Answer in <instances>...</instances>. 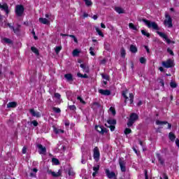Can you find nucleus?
<instances>
[{
    "instance_id": "obj_1",
    "label": "nucleus",
    "mask_w": 179,
    "mask_h": 179,
    "mask_svg": "<svg viewBox=\"0 0 179 179\" xmlns=\"http://www.w3.org/2000/svg\"><path fill=\"white\" fill-rule=\"evenodd\" d=\"M139 120V115L136 113H132L130 114L129 118L127 122V127L131 128Z\"/></svg>"
},
{
    "instance_id": "obj_2",
    "label": "nucleus",
    "mask_w": 179,
    "mask_h": 179,
    "mask_svg": "<svg viewBox=\"0 0 179 179\" xmlns=\"http://www.w3.org/2000/svg\"><path fill=\"white\" fill-rule=\"evenodd\" d=\"M142 21L146 24L148 29H153V30H160L159 25L155 22H151L150 20L143 19Z\"/></svg>"
},
{
    "instance_id": "obj_3",
    "label": "nucleus",
    "mask_w": 179,
    "mask_h": 179,
    "mask_svg": "<svg viewBox=\"0 0 179 179\" xmlns=\"http://www.w3.org/2000/svg\"><path fill=\"white\" fill-rule=\"evenodd\" d=\"M164 24L168 25V27H173V19L169 13H165V20H164Z\"/></svg>"
},
{
    "instance_id": "obj_4",
    "label": "nucleus",
    "mask_w": 179,
    "mask_h": 179,
    "mask_svg": "<svg viewBox=\"0 0 179 179\" xmlns=\"http://www.w3.org/2000/svg\"><path fill=\"white\" fill-rule=\"evenodd\" d=\"M24 13V6L23 5H17L15 6V14L17 16L20 17Z\"/></svg>"
},
{
    "instance_id": "obj_5",
    "label": "nucleus",
    "mask_w": 179,
    "mask_h": 179,
    "mask_svg": "<svg viewBox=\"0 0 179 179\" xmlns=\"http://www.w3.org/2000/svg\"><path fill=\"white\" fill-rule=\"evenodd\" d=\"M162 66L166 68V69L174 68V61L171 60V59H168L166 61L162 62Z\"/></svg>"
},
{
    "instance_id": "obj_6",
    "label": "nucleus",
    "mask_w": 179,
    "mask_h": 179,
    "mask_svg": "<svg viewBox=\"0 0 179 179\" xmlns=\"http://www.w3.org/2000/svg\"><path fill=\"white\" fill-rule=\"evenodd\" d=\"M93 158L95 160V162H99L100 160V150L99 149V147H94L93 150Z\"/></svg>"
},
{
    "instance_id": "obj_7",
    "label": "nucleus",
    "mask_w": 179,
    "mask_h": 179,
    "mask_svg": "<svg viewBox=\"0 0 179 179\" xmlns=\"http://www.w3.org/2000/svg\"><path fill=\"white\" fill-rule=\"evenodd\" d=\"M157 34H158L159 35V36L162 37V38H164L165 40V41L167 43V44H175L176 41H171L169 38V37H167V35L163 32H160L159 31H157Z\"/></svg>"
},
{
    "instance_id": "obj_8",
    "label": "nucleus",
    "mask_w": 179,
    "mask_h": 179,
    "mask_svg": "<svg viewBox=\"0 0 179 179\" xmlns=\"http://www.w3.org/2000/svg\"><path fill=\"white\" fill-rule=\"evenodd\" d=\"M95 129L101 135H104V134H108V129H107V128L106 127H103V126L96 125L95 126Z\"/></svg>"
},
{
    "instance_id": "obj_9",
    "label": "nucleus",
    "mask_w": 179,
    "mask_h": 179,
    "mask_svg": "<svg viewBox=\"0 0 179 179\" xmlns=\"http://www.w3.org/2000/svg\"><path fill=\"white\" fill-rule=\"evenodd\" d=\"M7 26L9 27V29H10V30H13V31H14V33H15V34H16V36L20 35V25L18 24L17 27L15 28V27H13V25H12V24L8 22Z\"/></svg>"
},
{
    "instance_id": "obj_10",
    "label": "nucleus",
    "mask_w": 179,
    "mask_h": 179,
    "mask_svg": "<svg viewBox=\"0 0 179 179\" xmlns=\"http://www.w3.org/2000/svg\"><path fill=\"white\" fill-rule=\"evenodd\" d=\"M127 162H125L124 158H119V165L122 173H125V171H127V166H125Z\"/></svg>"
},
{
    "instance_id": "obj_11",
    "label": "nucleus",
    "mask_w": 179,
    "mask_h": 179,
    "mask_svg": "<svg viewBox=\"0 0 179 179\" xmlns=\"http://www.w3.org/2000/svg\"><path fill=\"white\" fill-rule=\"evenodd\" d=\"M36 147L39 150H38L39 155H45V153H47V148L43 146V145L37 144Z\"/></svg>"
},
{
    "instance_id": "obj_12",
    "label": "nucleus",
    "mask_w": 179,
    "mask_h": 179,
    "mask_svg": "<svg viewBox=\"0 0 179 179\" xmlns=\"http://www.w3.org/2000/svg\"><path fill=\"white\" fill-rule=\"evenodd\" d=\"M0 9L4 10V12H6V15H9V6H8L7 3H3V5L0 3Z\"/></svg>"
},
{
    "instance_id": "obj_13",
    "label": "nucleus",
    "mask_w": 179,
    "mask_h": 179,
    "mask_svg": "<svg viewBox=\"0 0 179 179\" xmlns=\"http://www.w3.org/2000/svg\"><path fill=\"white\" fill-rule=\"evenodd\" d=\"M157 125H166L168 124V129H171V124L169 123L167 121H160V120H157L156 121Z\"/></svg>"
},
{
    "instance_id": "obj_14",
    "label": "nucleus",
    "mask_w": 179,
    "mask_h": 179,
    "mask_svg": "<svg viewBox=\"0 0 179 179\" xmlns=\"http://www.w3.org/2000/svg\"><path fill=\"white\" fill-rule=\"evenodd\" d=\"M105 173L106 174V176L108 178H113V177H115V172L114 171H110V169H106Z\"/></svg>"
},
{
    "instance_id": "obj_15",
    "label": "nucleus",
    "mask_w": 179,
    "mask_h": 179,
    "mask_svg": "<svg viewBox=\"0 0 179 179\" xmlns=\"http://www.w3.org/2000/svg\"><path fill=\"white\" fill-rule=\"evenodd\" d=\"M99 93H100V94H102V96H110V94H111V91H110L109 90L100 89L99 90Z\"/></svg>"
},
{
    "instance_id": "obj_16",
    "label": "nucleus",
    "mask_w": 179,
    "mask_h": 179,
    "mask_svg": "<svg viewBox=\"0 0 179 179\" xmlns=\"http://www.w3.org/2000/svg\"><path fill=\"white\" fill-rule=\"evenodd\" d=\"M29 113L31 114L32 117H36V118L41 117L40 112H36L34 108L29 109Z\"/></svg>"
},
{
    "instance_id": "obj_17",
    "label": "nucleus",
    "mask_w": 179,
    "mask_h": 179,
    "mask_svg": "<svg viewBox=\"0 0 179 179\" xmlns=\"http://www.w3.org/2000/svg\"><path fill=\"white\" fill-rule=\"evenodd\" d=\"M64 78L67 82H73V76L72 75V73L65 74Z\"/></svg>"
},
{
    "instance_id": "obj_18",
    "label": "nucleus",
    "mask_w": 179,
    "mask_h": 179,
    "mask_svg": "<svg viewBox=\"0 0 179 179\" xmlns=\"http://www.w3.org/2000/svg\"><path fill=\"white\" fill-rule=\"evenodd\" d=\"M48 174H51L52 176V177H55V178H58V177H60V176H61V172H57V173H55L54 171H52L51 170H50V169H48Z\"/></svg>"
},
{
    "instance_id": "obj_19",
    "label": "nucleus",
    "mask_w": 179,
    "mask_h": 179,
    "mask_svg": "<svg viewBox=\"0 0 179 179\" xmlns=\"http://www.w3.org/2000/svg\"><path fill=\"white\" fill-rule=\"evenodd\" d=\"M100 107H101V104L99 102H93L91 106L94 111L96 110V108H100Z\"/></svg>"
},
{
    "instance_id": "obj_20",
    "label": "nucleus",
    "mask_w": 179,
    "mask_h": 179,
    "mask_svg": "<svg viewBox=\"0 0 179 179\" xmlns=\"http://www.w3.org/2000/svg\"><path fill=\"white\" fill-rule=\"evenodd\" d=\"M17 107V103L15 101L9 102L7 104V108H16Z\"/></svg>"
},
{
    "instance_id": "obj_21",
    "label": "nucleus",
    "mask_w": 179,
    "mask_h": 179,
    "mask_svg": "<svg viewBox=\"0 0 179 179\" xmlns=\"http://www.w3.org/2000/svg\"><path fill=\"white\" fill-rule=\"evenodd\" d=\"M80 66L82 68L83 72H85L86 73H89V67L86 66L85 64H81Z\"/></svg>"
},
{
    "instance_id": "obj_22",
    "label": "nucleus",
    "mask_w": 179,
    "mask_h": 179,
    "mask_svg": "<svg viewBox=\"0 0 179 179\" xmlns=\"http://www.w3.org/2000/svg\"><path fill=\"white\" fill-rule=\"evenodd\" d=\"M39 22H40V23H42L43 24H50V21L48 20H47V18L40 17Z\"/></svg>"
},
{
    "instance_id": "obj_23",
    "label": "nucleus",
    "mask_w": 179,
    "mask_h": 179,
    "mask_svg": "<svg viewBox=\"0 0 179 179\" xmlns=\"http://www.w3.org/2000/svg\"><path fill=\"white\" fill-rule=\"evenodd\" d=\"M128 93V90H124L122 92V96L124 99V103H127V100H128V96H127V94Z\"/></svg>"
},
{
    "instance_id": "obj_24",
    "label": "nucleus",
    "mask_w": 179,
    "mask_h": 179,
    "mask_svg": "<svg viewBox=\"0 0 179 179\" xmlns=\"http://www.w3.org/2000/svg\"><path fill=\"white\" fill-rule=\"evenodd\" d=\"M126 55H127V51L125 50V48H124V47L121 48L120 57H122V58H125Z\"/></svg>"
},
{
    "instance_id": "obj_25",
    "label": "nucleus",
    "mask_w": 179,
    "mask_h": 179,
    "mask_svg": "<svg viewBox=\"0 0 179 179\" xmlns=\"http://www.w3.org/2000/svg\"><path fill=\"white\" fill-rule=\"evenodd\" d=\"M107 122L109 125H117V120L115 119H108Z\"/></svg>"
},
{
    "instance_id": "obj_26",
    "label": "nucleus",
    "mask_w": 179,
    "mask_h": 179,
    "mask_svg": "<svg viewBox=\"0 0 179 179\" xmlns=\"http://www.w3.org/2000/svg\"><path fill=\"white\" fill-rule=\"evenodd\" d=\"M53 131L56 135H58V134H64V131L62 129H57L55 126L53 127Z\"/></svg>"
},
{
    "instance_id": "obj_27",
    "label": "nucleus",
    "mask_w": 179,
    "mask_h": 179,
    "mask_svg": "<svg viewBox=\"0 0 179 179\" xmlns=\"http://www.w3.org/2000/svg\"><path fill=\"white\" fill-rule=\"evenodd\" d=\"M157 157L160 164H162V166H164V160H163V158H162V155H160V154H157Z\"/></svg>"
},
{
    "instance_id": "obj_28",
    "label": "nucleus",
    "mask_w": 179,
    "mask_h": 179,
    "mask_svg": "<svg viewBox=\"0 0 179 179\" xmlns=\"http://www.w3.org/2000/svg\"><path fill=\"white\" fill-rule=\"evenodd\" d=\"M130 51L131 52H133L134 54L138 52V48L134 45H130Z\"/></svg>"
},
{
    "instance_id": "obj_29",
    "label": "nucleus",
    "mask_w": 179,
    "mask_h": 179,
    "mask_svg": "<svg viewBox=\"0 0 179 179\" xmlns=\"http://www.w3.org/2000/svg\"><path fill=\"white\" fill-rule=\"evenodd\" d=\"M31 51H32V52H34L36 55H40V52H38V49H37V48H36L34 46L31 47Z\"/></svg>"
},
{
    "instance_id": "obj_30",
    "label": "nucleus",
    "mask_w": 179,
    "mask_h": 179,
    "mask_svg": "<svg viewBox=\"0 0 179 179\" xmlns=\"http://www.w3.org/2000/svg\"><path fill=\"white\" fill-rule=\"evenodd\" d=\"M77 76L78 78H83L84 79H89V76H87V74H86V73L82 74L80 73H78Z\"/></svg>"
},
{
    "instance_id": "obj_31",
    "label": "nucleus",
    "mask_w": 179,
    "mask_h": 179,
    "mask_svg": "<svg viewBox=\"0 0 179 179\" xmlns=\"http://www.w3.org/2000/svg\"><path fill=\"white\" fill-rule=\"evenodd\" d=\"M73 57H79V54H80V51L78 49H75L72 52Z\"/></svg>"
},
{
    "instance_id": "obj_32",
    "label": "nucleus",
    "mask_w": 179,
    "mask_h": 179,
    "mask_svg": "<svg viewBox=\"0 0 179 179\" xmlns=\"http://www.w3.org/2000/svg\"><path fill=\"white\" fill-rule=\"evenodd\" d=\"M169 85H170V87H171V89H176L177 87V86H178L177 83H176V81H173V80L171 81Z\"/></svg>"
},
{
    "instance_id": "obj_33",
    "label": "nucleus",
    "mask_w": 179,
    "mask_h": 179,
    "mask_svg": "<svg viewBox=\"0 0 179 179\" xmlns=\"http://www.w3.org/2000/svg\"><path fill=\"white\" fill-rule=\"evenodd\" d=\"M115 12H117V13H119L120 15H121V13H124V9L120 7H115Z\"/></svg>"
},
{
    "instance_id": "obj_34",
    "label": "nucleus",
    "mask_w": 179,
    "mask_h": 179,
    "mask_svg": "<svg viewBox=\"0 0 179 179\" xmlns=\"http://www.w3.org/2000/svg\"><path fill=\"white\" fill-rule=\"evenodd\" d=\"M52 163H53V164H55V166H59V164H60L59 160L57 158H52Z\"/></svg>"
},
{
    "instance_id": "obj_35",
    "label": "nucleus",
    "mask_w": 179,
    "mask_h": 179,
    "mask_svg": "<svg viewBox=\"0 0 179 179\" xmlns=\"http://www.w3.org/2000/svg\"><path fill=\"white\" fill-rule=\"evenodd\" d=\"M105 127H107V128H110L111 132L115 131V124H110L108 126L107 124H105Z\"/></svg>"
},
{
    "instance_id": "obj_36",
    "label": "nucleus",
    "mask_w": 179,
    "mask_h": 179,
    "mask_svg": "<svg viewBox=\"0 0 179 179\" xmlns=\"http://www.w3.org/2000/svg\"><path fill=\"white\" fill-rule=\"evenodd\" d=\"M169 136L170 141H171L172 142L176 140V135H174V134H173L172 132H170L169 134Z\"/></svg>"
},
{
    "instance_id": "obj_37",
    "label": "nucleus",
    "mask_w": 179,
    "mask_h": 179,
    "mask_svg": "<svg viewBox=\"0 0 179 179\" xmlns=\"http://www.w3.org/2000/svg\"><path fill=\"white\" fill-rule=\"evenodd\" d=\"M141 34H143V36H145V37H150V34L146 31V30L145 29L141 30Z\"/></svg>"
},
{
    "instance_id": "obj_38",
    "label": "nucleus",
    "mask_w": 179,
    "mask_h": 179,
    "mask_svg": "<svg viewBox=\"0 0 179 179\" xmlns=\"http://www.w3.org/2000/svg\"><path fill=\"white\" fill-rule=\"evenodd\" d=\"M95 30L96 33H98L99 36H100L101 37H104V34H103V32L100 30V29H99V27H95Z\"/></svg>"
},
{
    "instance_id": "obj_39",
    "label": "nucleus",
    "mask_w": 179,
    "mask_h": 179,
    "mask_svg": "<svg viewBox=\"0 0 179 179\" xmlns=\"http://www.w3.org/2000/svg\"><path fill=\"white\" fill-rule=\"evenodd\" d=\"M3 40L6 44H13V41L8 38H3Z\"/></svg>"
},
{
    "instance_id": "obj_40",
    "label": "nucleus",
    "mask_w": 179,
    "mask_h": 179,
    "mask_svg": "<svg viewBox=\"0 0 179 179\" xmlns=\"http://www.w3.org/2000/svg\"><path fill=\"white\" fill-rule=\"evenodd\" d=\"M101 78H102L103 79H105V80H108V81L110 80V76H108V75H107V74L102 73V74H101Z\"/></svg>"
},
{
    "instance_id": "obj_41",
    "label": "nucleus",
    "mask_w": 179,
    "mask_h": 179,
    "mask_svg": "<svg viewBox=\"0 0 179 179\" xmlns=\"http://www.w3.org/2000/svg\"><path fill=\"white\" fill-rule=\"evenodd\" d=\"M68 108H69L71 111H76V106L75 105H68Z\"/></svg>"
},
{
    "instance_id": "obj_42",
    "label": "nucleus",
    "mask_w": 179,
    "mask_h": 179,
    "mask_svg": "<svg viewBox=\"0 0 179 179\" xmlns=\"http://www.w3.org/2000/svg\"><path fill=\"white\" fill-rule=\"evenodd\" d=\"M109 111H110L112 115H115L117 114V112L115 111V108L111 106L110 108H109Z\"/></svg>"
},
{
    "instance_id": "obj_43",
    "label": "nucleus",
    "mask_w": 179,
    "mask_h": 179,
    "mask_svg": "<svg viewBox=\"0 0 179 179\" xmlns=\"http://www.w3.org/2000/svg\"><path fill=\"white\" fill-rule=\"evenodd\" d=\"M85 2L86 6H92L93 5V2H92V0H84Z\"/></svg>"
},
{
    "instance_id": "obj_44",
    "label": "nucleus",
    "mask_w": 179,
    "mask_h": 179,
    "mask_svg": "<svg viewBox=\"0 0 179 179\" xmlns=\"http://www.w3.org/2000/svg\"><path fill=\"white\" fill-rule=\"evenodd\" d=\"M134 94L130 93V94H129V101H130V104H134Z\"/></svg>"
},
{
    "instance_id": "obj_45",
    "label": "nucleus",
    "mask_w": 179,
    "mask_h": 179,
    "mask_svg": "<svg viewBox=\"0 0 179 179\" xmlns=\"http://www.w3.org/2000/svg\"><path fill=\"white\" fill-rule=\"evenodd\" d=\"M132 133V130L129 128H126L124 129V135H129V134Z\"/></svg>"
},
{
    "instance_id": "obj_46",
    "label": "nucleus",
    "mask_w": 179,
    "mask_h": 179,
    "mask_svg": "<svg viewBox=\"0 0 179 179\" xmlns=\"http://www.w3.org/2000/svg\"><path fill=\"white\" fill-rule=\"evenodd\" d=\"M52 110L55 113H56V114H59V113H61V109L59 108L53 107Z\"/></svg>"
},
{
    "instance_id": "obj_47",
    "label": "nucleus",
    "mask_w": 179,
    "mask_h": 179,
    "mask_svg": "<svg viewBox=\"0 0 179 179\" xmlns=\"http://www.w3.org/2000/svg\"><path fill=\"white\" fill-rule=\"evenodd\" d=\"M94 48L93 47L90 48V54L92 56L94 57L96 55V53H94Z\"/></svg>"
},
{
    "instance_id": "obj_48",
    "label": "nucleus",
    "mask_w": 179,
    "mask_h": 179,
    "mask_svg": "<svg viewBox=\"0 0 179 179\" xmlns=\"http://www.w3.org/2000/svg\"><path fill=\"white\" fill-rule=\"evenodd\" d=\"M92 170L95 172V173H99V171L100 170V165H97L96 166H94L92 168Z\"/></svg>"
},
{
    "instance_id": "obj_49",
    "label": "nucleus",
    "mask_w": 179,
    "mask_h": 179,
    "mask_svg": "<svg viewBox=\"0 0 179 179\" xmlns=\"http://www.w3.org/2000/svg\"><path fill=\"white\" fill-rule=\"evenodd\" d=\"M129 29H132V30H137L136 27H135V25L133 23H129Z\"/></svg>"
},
{
    "instance_id": "obj_50",
    "label": "nucleus",
    "mask_w": 179,
    "mask_h": 179,
    "mask_svg": "<svg viewBox=\"0 0 179 179\" xmlns=\"http://www.w3.org/2000/svg\"><path fill=\"white\" fill-rule=\"evenodd\" d=\"M77 100H79V101H80V103H81V104H86V101H85V100H83V99H82L79 96L77 97Z\"/></svg>"
},
{
    "instance_id": "obj_51",
    "label": "nucleus",
    "mask_w": 179,
    "mask_h": 179,
    "mask_svg": "<svg viewBox=\"0 0 179 179\" xmlns=\"http://www.w3.org/2000/svg\"><path fill=\"white\" fill-rule=\"evenodd\" d=\"M61 50H62V46H57L56 48H55L56 54H59V51H61Z\"/></svg>"
},
{
    "instance_id": "obj_52",
    "label": "nucleus",
    "mask_w": 179,
    "mask_h": 179,
    "mask_svg": "<svg viewBox=\"0 0 179 179\" xmlns=\"http://www.w3.org/2000/svg\"><path fill=\"white\" fill-rule=\"evenodd\" d=\"M31 124H32V125H34V127H38V122H37V120H33L31 122Z\"/></svg>"
},
{
    "instance_id": "obj_53",
    "label": "nucleus",
    "mask_w": 179,
    "mask_h": 179,
    "mask_svg": "<svg viewBox=\"0 0 179 179\" xmlns=\"http://www.w3.org/2000/svg\"><path fill=\"white\" fill-rule=\"evenodd\" d=\"M140 63L141 64H146V59L145 57L140 58Z\"/></svg>"
},
{
    "instance_id": "obj_54",
    "label": "nucleus",
    "mask_w": 179,
    "mask_h": 179,
    "mask_svg": "<svg viewBox=\"0 0 179 179\" xmlns=\"http://www.w3.org/2000/svg\"><path fill=\"white\" fill-rule=\"evenodd\" d=\"M55 97L58 100H59L61 99V94L58 92L55 93Z\"/></svg>"
},
{
    "instance_id": "obj_55",
    "label": "nucleus",
    "mask_w": 179,
    "mask_h": 179,
    "mask_svg": "<svg viewBox=\"0 0 179 179\" xmlns=\"http://www.w3.org/2000/svg\"><path fill=\"white\" fill-rule=\"evenodd\" d=\"M167 52H169V54H170V55L174 56V52H173V50H171V49H170V48H167Z\"/></svg>"
},
{
    "instance_id": "obj_56",
    "label": "nucleus",
    "mask_w": 179,
    "mask_h": 179,
    "mask_svg": "<svg viewBox=\"0 0 179 179\" xmlns=\"http://www.w3.org/2000/svg\"><path fill=\"white\" fill-rule=\"evenodd\" d=\"M133 150L136 153V155H137V156H139L141 152L139 151H138V150H136V148H133Z\"/></svg>"
},
{
    "instance_id": "obj_57",
    "label": "nucleus",
    "mask_w": 179,
    "mask_h": 179,
    "mask_svg": "<svg viewBox=\"0 0 179 179\" xmlns=\"http://www.w3.org/2000/svg\"><path fill=\"white\" fill-rule=\"evenodd\" d=\"M22 153H23V155H26V153H27V148L23 147Z\"/></svg>"
},
{
    "instance_id": "obj_58",
    "label": "nucleus",
    "mask_w": 179,
    "mask_h": 179,
    "mask_svg": "<svg viewBox=\"0 0 179 179\" xmlns=\"http://www.w3.org/2000/svg\"><path fill=\"white\" fill-rule=\"evenodd\" d=\"M144 174H145V179H149V176H148V170L145 169L144 171Z\"/></svg>"
},
{
    "instance_id": "obj_59",
    "label": "nucleus",
    "mask_w": 179,
    "mask_h": 179,
    "mask_svg": "<svg viewBox=\"0 0 179 179\" xmlns=\"http://www.w3.org/2000/svg\"><path fill=\"white\" fill-rule=\"evenodd\" d=\"M68 174L69 176H75V172H73V171L69 170Z\"/></svg>"
},
{
    "instance_id": "obj_60",
    "label": "nucleus",
    "mask_w": 179,
    "mask_h": 179,
    "mask_svg": "<svg viewBox=\"0 0 179 179\" xmlns=\"http://www.w3.org/2000/svg\"><path fill=\"white\" fill-rule=\"evenodd\" d=\"M159 83H160L161 86H162V87H164V80L161 79L159 80Z\"/></svg>"
},
{
    "instance_id": "obj_61",
    "label": "nucleus",
    "mask_w": 179,
    "mask_h": 179,
    "mask_svg": "<svg viewBox=\"0 0 179 179\" xmlns=\"http://www.w3.org/2000/svg\"><path fill=\"white\" fill-rule=\"evenodd\" d=\"M145 49L146 50L147 52L149 54L150 52V49H149V47L145 46Z\"/></svg>"
},
{
    "instance_id": "obj_62",
    "label": "nucleus",
    "mask_w": 179,
    "mask_h": 179,
    "mask_svg": "<svg viewBox=\"0 0 179 179\" xmlns=\"http://www.w3.org/2000/svg\"><path fill=\"white\" fill-rule=\"evenodd\" d=\"M176 145L178 146V148H179V139L176 138Z\"/></svg>"
},
{
    "instance_id": "obj_63",
    "label": "nucleus",
    "mask_w": 179,
    "mask_h": 179,
    "mask_svg": "<svg viewBox=\"0 0 179 179\" xmlns=\"http://www.w3.org/2000/svg\"><path fill=\"white\" fill-rule=\"evenodd\" d=\"M83 17H89V14L84 13H83Z\"/></svg>"
},
{
    "instance_id": "obj_64",
    "label": "nucleus",
    "mask_w": 179,
    "mask_h": 179,
    "mask_svg": "<svg viewBox=\"0 0 179 179\" xmlns=\"http://www.w3.org/2000/svg\"><path fill=\"white\" fill-rule=\"evenodd\" d=\"M30 176H31V177H36V173H30Z\"/></svg>"
}]
</instances>
